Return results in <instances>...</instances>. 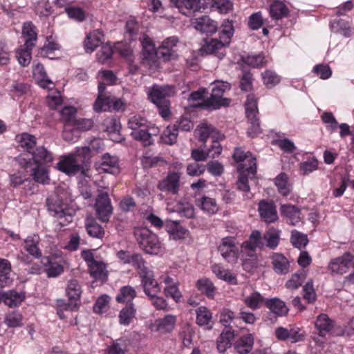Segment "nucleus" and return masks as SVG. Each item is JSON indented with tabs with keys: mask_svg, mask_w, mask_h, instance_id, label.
I'll list each match as a JSON object with an SVG mask.
<instances>
[{
	"mask_svg": "<svg viewBox=\"0 0 354 354\" xmlns=\"http://www.w3.org/2000/svg\"><path fill=\"white\" fill-rule=\"evenodd\" d=\"M17 142L19 146L24 151H27V154H30L37 145V139L33 135L28 133H23L16 136Z\"/></svg>",
	"mask_w": 354,
	"mask_h": 354,
	"instance_id": "cd10ccee",
	"label": "nucleus"
},
{
	"mask_svg": "<svg viewBox=\"0 0 354 354\" xmlns=\"http://www.w3.org/2000/svg\"><path fill=\"white\" fill-rule=\"evenodd\" d=\"M279 232L274 230H269L264 234L266 246L272 250L275 249L279 245Z\"/></svg>",
	"mask_w": 354,
	"mask_h": 354,
	"instance_id": "13d9d810",
	"label": "nucleus"
},
{
	"mask_svg": "<svg viewBox=\"0 0 354 354\" xmlns=\"http://www.w3.org/2000/svg\"><path fill=\"white\" fill-rule=\"evenodd\" d=\"M96 168L100 173L118 174L120 171L119 159L115 156L106 153L102 156L100 162L96 164Z\"/></svg>",
	"mask_w": 354,
	"mask_h": 354,
	"instance_id": "4468645a",
	"label": "nucleus"
},
{
	"mask_svg": "<svg viewBox=\"0 0 354 354\" xmlns=\"http://www.w3.org/2000/svg\"><path fill=\"white\" fill-rule=\"evenodd\" d=\"M39 236L37 234L28 236L24 241V248L32 257L39 258L41 255V250L38 248Z\"/></svg>",
	"mask_w": 354,
	"mask_h": 354,
	"instance_id": "c756f323",
	"label": "nucleus"
},
{
	"mask_svg": "<svg viewBox=\"0 0 354 354\" xmlns=\"http://www.w3.org/2000/svg\"><path fill=\"white\" fill-rule=\"evenodd\" d=\"M191 25L198 31L205 34H214L217 31L218 24L208 16L192 19Z\"/></svg>",
	"mask_w": 354,
	"mask_h": 354,
	"instance_id": "dca6fc26",
	"label": "nucleus"
},
{
	"mask_svg": "<svg viewBox=\"0 0 354 354\" xmlns=\"http://www.w3.org/2000/svg\"><path fill=\"white\" fill-rule=\"evenodd\" d=\"M140 40L142 46L144 58L146 59H153L156 57V51L152 40L145 34L140 37Z\"/></svg>",
	"mask_w": 354,
	"mask_h": 354,
	"instance_id": "c9c22d12",
	"label": "nucleus"
},
{
	"mask_svg": "<svg viewBox=\"0 0 354 354\" xmlns=\"http://www.w3.org/2000/svg\"><path fill=\"white\" fill-rule=\"evenodd\" d=\"M233 158L240 164L238 166L239 178L236 183L239 190L244 193L246 198H251L252 194L248 184V175L254 176L257 173L256 158L250 152L245 153L241 148H236Z\"/></svg>",
	"mask_w": 354,
	"mask_h": 354,
	"instance_id": "f257e3e1",
	"label": "nucleus"
},
{
	"mask_svg": "<svg viewBox=\"0 0 354 354\" xmlns=\"http://www.w3.org/2000/svg\"><path fill=\"white\" fill-rule=\"evenodd\" d=\"M112 97L110 96H97L93 104V109L96 112L111 111L112 107Z\"/></svg>",
	"mask_w": 354,
	"mask_h": 354,
	"instance_id": "de8ad7c7",
	"label": "nucleus"
},
{
	"mask_svg": "<svg viewBox=\"0 0 354 354\" xmlns=\"http://www.w3.org/2000/svg\"><path fill=\"white\" fill-rule=\"evenodd\" d=\"M304 298L310 304H313L317 299V295L313 287L312 280H310L303 288Z\"/></svg>",
	"mask_w": 354,
	"mask_h": 354,
	"instance_id": "774afa93",
	"label": "nucleus"
},
{
	"mask_svg": "<svg viewBox=\"0 0 354 354\" xmlns=\"http://www.w3.org/2000/svg\"><path fill=\"white\" fill-rule=\"evenodd\" d=\"M140 277L141 278L144 292L148 297L160 292V288L154 279V274L152 270L145 271L140 275Z\"/></svg>",
	"mask_w": 354,
	"mask_h": 354,
	"instance_id": "a211bd4d",
	"label": "nucleus"
},
{
	"mask_svg": "<svg viewBox=\"0 0 354 354\" xmlns=\"http://www.w3.org/2000/svg\"><path fill=\"white\" fill-rule=\"evenodd\" d=\"M130 263H131L136 269L138 270L139 275H141L145 271L150 270L145 266V261L140 254H133Z\"/></svg>",
	"mask_w": 354,
	"mask_h": 354,
	"instance_id": "e2e57ef3",
	"label": "nucleus"
},
{
	"mask_svg": "<svg viewBox=\"0 0 354 354\" xmlns=\"http://www.w3.org/2000/svg\"><path fill=\"white\" fill-rule=\"evenodd\" d=\"M354 257L350 252L332 259L328 266V270L334 275H342L346 273L352 266Z\"/></svg>",
	"mask_w": 354,
	"mask_h": 354,
	"instance_id": "9d476101",
	"label": "nucleus"
},
{
	"mask_svg": "<svg viewBox=\"0 0 354 354\" xmlns=\"http://www.w3.org/2000/svg\"><path fill=\"white\" fill-rule=\"evenodd\" d=\"M282 216L287 218V221L292 225H296L301 221V212L296 206L285 204L281 206Z\"/></svg>",
	"mask_w": 354,
	"mask_h": 354,
	"instance_id": "b1692460",
	"label": "nucleus"
},
{
	"mask_svg": "<svg viewBox=\"0 0 354 354\" xmlns=\"http://www.w3.org/2000/svg\"><path fill=\"white\" fill-rule=\"evenodd\" d=\"M71 200L69 194L66 189L62 187H57L56 190L46 198L48 210L50 212L52 216L57 218H62L66 216L71 218V214L66 212L68 202Z\"/></svg>",
	"mask_w": 354,
	"mask_h": 354,
	"instance_id": "20e7f679",
	"label": "nucleus"
},
{
	"mask_svg": "<svg viewBox=\"0 0 354 354\" xmlns=\"http://www.w3.org/2000/svg\"><path fill=\"white\" fill-rule=\"evenodd\" d=\"M104 34L100 30H95L87 35L84 40V47L86 52H93L103 41Z\"/></svg>",
	"mask_w": 354,
	"mask_h": 354,
	"instance_id": "a878e982",
	"label": "nucleus"
},
{
	"mask_svg": "<svg viewBox=\"0 0 354 354\" xmlns=\"http://www.w3.org/2000/svg\"><path fill=\"white\" fill-rule=\"evenodd\" d=\"M128 127L131 130V136L141 142L145 147L153 143L152 136H156L159 132L157 127L149 124L140 115L131 117L128 122Z\"/></svg>",
	"mask_w": 354,
	"mask_h": 354,
	"instance_id": "f03ea898",
	"label": "nucleus"
},
{
	"mask_svg": "<svg viewBox=\"0 0 354 354\" xmlns=\"http://www.w3.org/2000/svg\"><path fill=\"white\" fill-rule=\"evenodd\" d=\"M290 242L295 248H304L308 243L307 235L296 230L291 232Z\"/></svg>",
	"mask_w": 354,
	"mask_h": 354,
	"instance_id": "603ef678",
	"label": "nucleus"
},
{
	"mask_svg": "<svg viewBox=\"0 0 354 354\" xmlns=\"http://www.w3.org/2000/svg\"><path fill=\"white\" fill-rule=\"evenodd\" d=\"M197 204L204 212L209 214H215L218 210L215 199L208 196H203L201 199H198Z\"/></svg>",
	"mask_w": 354,
	"mask_h": 354,
	"instance_id": "a18cd8bd",
	"label": "nucleus"
},
{
	"mask_svg": "<svg viewBox=\"0 0 354 354\" xmlns=\"http://www.w3.org/2000/svg\"><path fill=\"white\" fill-rule=\"evenodd\" d=\"M136 311L133 303L123 308L119 314L120 324L124 326L129 325L135 317Z\"/></svg>",
	"mask_w": 354,
	"mask_h": 354,
	"instance_id": "49530a36",
	"label": "nucleus"
},
{
	"mask_svg": "<svg viewBox=\"0 0 354 354\" xmlns=\"http://www.w3.org/2000/svg\"><path fill=\"white\" fill-rule=\"evenodd\" d=\"M86 230L88 234L94 238L102 239L104 235V230L102 226L95 221L86 225Z\"/></svg>",
	"mask_w": 354,
	"mask_h": 354,
	"instance_id": "0e129e2a",
	"label": "nucleus"
},
{
	"mask_svg": "<svg viewBox=\"0 0 354 354\" xmlns=\"http://www.w3.org/2000/svg\"><path fill=\"white\" fill-rule=\"evenodd\" d=\"M24 299V294L17 292L15 290H9L4 292L3 301L9 307H15L20 304Z\"/></svg>",
	"mask_w": 354,
	"mask_h": 354,
	"instance_id": "79ce46f5",
	"label": "nucleus"
},
{
	"mask_svg": "<svg viewBox=\"0 0 354 354\" xmlns=\"http://www.w3.org/2000/svg\"><path fill=\"white\" fill-rule=\"evenodd\" d=\"M230 88L227 82H217L212 88L211 96L201 104V107L217 109L221 106H228L230 100L223 98V95L224 92Z\"/></svg>",
	"mask_w": 354,
	"mask_h": 354,
	"instance_id": "0eeeda50",
	"label": "nucleus"
},
{
	"mask_svg": "<svg viewBox=\"0 0 354 354\" xmlns=\"http://www.w3.org/2000/svg\"><path fill=\"white\" fill-rule=\"evenodd\" d=\"M260 216L267 223H272L277 220L278 216L274 204L261 201L259 203Z\"/></svg>",
	"mask_w": 354,
	"mask_h": 354,
	"instance_id": "412c9836",
	"label": "nucleus"
},
{
	"mask_svg": "<svg viewBox=\"0 0 354 354\" xmlns=\"http://www.w3.org/2000/svg\"><path fill=\"white\" fill-rule=\"evenodd\" d=\"M212 270L218 279L227 281L232 284L236 283V277L232 274L230 270L224 269L220 265H213L212 266Z\"/></svg>",
	"mask_w": 354,
	"mask_h": 354,
	"instance_id": "c03bdc74",
	"label": "nucleus"
},
{
	"mask_svg": "<svg viewBox=\"0 0 354 354\" xmlns=\"http://www.w3.org/2000/svg\"><path fill=\"white\" fill-rule=\"evenodd\" d=\"M178 43V39L175 36L165 39L158 48V54L165 61L176 59Z\"/></svg>",
	"mask_w": 354,
	"mask_h": 354,
	"instance_id": "2eb2a0df",
	"label": "nucleus"
},
{
	"mask_svg": "<svg viewBox=\"0 0 354 354\" xmlns=\"http://www.w3.org/2000/svg\"><path fill=\"white\" fill-rule=\"evenodd\" d=\"M95 209L97 218L102 222L109 221L113 214V207L107 192H102L97 195Z\"/></svg>",
	"mask_w": 354,
	"mask_h": 354,
	"instance_id": "f8f14e48",
	"label": "nucleus"
},
{
	"mask_svg": "<svg viewBox=\"0 0 354 354\" xmlns=\"http://www.w3.org/2000/svg\"><path fill=\"white\" fill-rule=\"evenodd\" d=\"M165 226L167 231L174 240H180L185 238L187 231L180 225L178 221H167Z\"/></svg>",
	"mask_w": 354,
	"mask_h": 354,
	"instance_id": "2f4dec72",
	"label": "nucleus"
},
{
	"mask_svg": "<svg viewBox=\"0 0 354 354\" xmlns=\"http://www.w3.org/2000/svg\"><path fill=\"white\" fill-rule=\"evenodd\" d=\"M134 236L140 247L147 253L157 254L161 249V243L158 236L148 228H137Z\"/></svg>",
	"mask_w": 354,
	"mask_h": 354,
	"instance_id": "423d86ee",
	"label": "nucleus"
},
{
	"mask_svg": "<svg viewBox=\"0 0 354 354\" xmlns=\"http://www.w3.org/2000/svg\"><path fill=\"white\" fill-rule=\"evenodd\" d=\"M265 245L264 234L261 236L260 232L255 230L252 232L249 239L241 244V252L248 251L249 256H253L256 248H263Z\"/></svg>",
	"mask_w": 354,
	"mask_h": 354,
	"instance_id": "f3484780",
	"label": "nucleus"
},
{
	"mask_svg": "<svg viewBox=\"0 0 354 354\" xmlns=\"http://www.w3.org/2000/svg\"><path fill=\"white\" fill-rule=\"evenodd\" d=\"M32 48H27L24 49H19L16 52V57L19 63L22 66H26L30 64L31 59V50Z\"/></svg>",
	"mask_w": 354,
	"mask_h": 354,
	"instance_id": "338daca9",
	"label": "nucleus"
},
{
	"mask_svg": "<svg viewBox=\"0 0 354 354\" xmlns=\"http://www.w3.org/2000/svg\"><path fill=\"white\" fill-rule=\"evenodd\" d=\"M12 267L8 260L0 258V286L4 287L10 285L12 279L11 278Z\"/></svg>",
	"mask_w": 354,
	"mask_h": 354,
	"instance_id": "7c9ffc66",
	"label": "nucleus"
},
{
	"mask_svg": "<svg viewBox=\"0 0 354 354\" xmlns=\"http://www.w3.org/2000/svg\"><path fill=\"white\" fill-rule=\"evenodd\" d=\"M265 301L263 297L258 292H253L243 299L244 304L252 310L259 309Z\"/></svg>",
	"mask_w": 354,
	"mask_h": 354,
	"instance_id": "09e8293b",
	"label": "nucleus"
},
{
	"mask_svg": "<svg viewBox=\"0 0 354 354\" xmlns=\"http://www.w3.org/2000/svg\"><path fill=\"white\" fill-rule=\"evenodd\" d=\"M31 168V176L34 180L41 184H48L50 180L48 170L43 165H34Z\"/></svg>",
	"mask_w": 354,
	"mask_h": 354,
	"instance_id": "72a5a7b5",
	"label": "nucleus"
},
{
	"mask_svg": "<svg viewBox=\"0 0 354 354\" xmlns=\"http://www.w3.org/2000/svg\"><path fill=\"white\" fill-rule=\"evenodd\" d=\"M73 154L75 156L76 159L79 158V162L84 167L91 157V149L86 146L78 147Z\"/></svg>",
	"mask_w": 354,
	"mask_h": 354,
	"instance_id": "4d7b16f0",
	"label": "nucleus"
},
{
	"mask_svg": "<svg viewBox=\"0 0 354 354\" xmlns=\"http://www.w3.org/2000/svg\"><path fill=\"white\" fill-rule=\"evenodd\" d=\"M241 60L252 67L262 66L265 64L264 57L262 55L242 56Z\"/></svg>",
	"mask_w": 354,
	"mask_h": 354,
	"instance_id": "69168bd1",
	"label": "nucleus"
},
{
	"mask_svg": "<svg viewBox=\"0 0 354 354\" xmlns=\"http://www.w3.org/2000/svg\"><path fill=\"white\" fill-rule=\"evenodd\" d=\"M234 333L226 330L221 333L217 339V349L220 353H224L232 345L231 341L234 338Z\"/></svg>",
	"mask_w": 354,
	"mask_h": 354,
	"instance_id": "ea45409f",
	"label": "nucleus"
},
{
	"mask_svg": "<svg viewBox=\"0 0 354 354\" xmlns=\"http://www.w3.org/2000/svg\"><path fill=\"white\" fill-rule=\"evenodd\" d=\"M196 287L199 291L206 295L209 298L214 297L215 287L209 279L204 278L198 280Z\"/></svg>",
	"mask_w": 354,
	"mask_h": 354,
	"instance_id": "8fccbe9b",
	"label": "nucleus"
},
{
	"mask_svg": "<svg viewBox=\"0 0 354 354\" xmlns=\"http://www.w3.org/2000/svg\"><path fill=\"white\" fill-rule=\"evenodd\" d=\"M265 305L272 313L280 317L287 315L289 310L285 302L279 298L267 299Z\"/></svg>",
	"mask_w": 354,
	"mask_h": 354,
	"instance_id": "bb28decb",
	"label": "nucleus"
},
{
	"mask_svg": "<svg viewBox=\"0 0 354 354\" xmlns=\"http://www.w3.org/2000/svg\"><path fill=\"white\" fill-rule=\"evenodd\" d=\"M174 6L183 15L188 16L192 12L200 11V0H171Z\"/></svg>",
	"mask_w": 354,
	"mask_h": 354,
	"instance_id": "4be33fe9",
	"label": "nucleus"
},
{
	"mask_svg": "<svg viewBox=\"0 0 354 354\" xmlns=\"http://www.w3.org/2000/svg\"><path fill=\"white\" fill-rule=\"evenodd\" d=\"M315 326L319 335L324 337L333 328V321L326 314L319 315L315 322Z\"/></svg>",
	"mask_w": 354,
	"mask_h": 354,
	"instance_id": "4c0bfd02",
	"label": "nucleus"
},
{
	"mask_svg": "<svg viewBox=\"0 0 354 354\" xmlns=\"http://www.w3.org/2000/svg\"><path fill=\"white\" fill-rule=\"evenodd\" d=\"M66 292L72 303L76 302L80 299L82 294V287L80 283L75 279L70 280L66 286Z\"/></svg>",
	"mask_w": 354,
	"mask_h": 354,
	"instance_id": "e433bc0d",
	"label": "nucleus"
},
{
	"mask_svg": "<svg viewBox=\"0 0 354 354\" xmlns=\"http://www.w3.org/2000/svg\"><path fill=\"white\" fill-rule=\"evenodd\" d=\"M77 110L73 106H65L61 111L62 119L64 120V124H70L73 125L76 119Z\"/></svg>",
	"mask_w": 354,
	"mask_h": 354,
	"instance_id": "052dcab7",
	"label": "nucleus"
},
{
	"mask_svg": "<svg viewBox=\"0 0 354 354\" xmlns=\"http://www.w3.org/2000/svg\"><path fill=\"white\" fill-rule=\"evenodd\" d=\"M254 343V336L252 334H246L235 342L234 348L237 354H248L252 351Z\"/></svg>",
	"mask_w": 354,
	"mask_h": 354,
	"instance_id": "393cba45",
	"label": "nucleus"
},
{
	"mask_svg": "<svg viewBox=\"0 0 354 354\" xmlns=\"http://www.w3.org/2000/svg\"><path fill=\"white\" fill-rule=\"evenodd\" d=\"M228 44H225L223 39L218 40L217 39H206L205 44L202 47V50L207 54L215 53L217 50L223 47L227 46Z\"/></svg>",
	"mask_w": 354,
	"mask_h": 354,
	"instance_id": "37998d69",
	"label": "nucleus"
},
{
	"mask_svg": "<svg viewBox=\"0 0 354 354\" xmlns=\"http://www.w3.org/2000/svg\"><path fill=\"white\" fill-rule=\"evenodd\" d=\"M178 132L176 124L168 126L161 136L162 142L169 145L174 144L177 140Z\"/></svg>",
	"mask_w": 354,
	"mask_h": 354,
	"instance_id": "864d4df0",
	"label": "nucleus"
},
{
	"mask_svg": "<svg viewBox=\"0 0 354 354\" xmlns=\"http://www.w3.org/2000/svg\"><path fill=\"white\" fill-rule=\"evenodd\" d=\"M288 178L286 174L281 173L275 178V185L279 192L283 196H287L290 192V187L288 183Z\"/></svg>",
	"mask_w": 354,
	"mask_h": 354,
	"instance_id": "5fc2aeb1",
	"label": "nucleus"
},
{
	"mask_svg": "<svg viewBox=\"0 0 354 354\" xmlns=\"http://www.w3.org/2000/svg\"><path fill=\"white\" fill-rule=\"evenodd\" d=\"M270 15L274 19H280L286 16L287 8L285 4L279 1H274L270 6Z\"/></svg>",
	"mask_w": 354,
	"mask_h": 354,
	"instance_id": "3c124183",
	"label": "nucleus"
},
{
	"mask_svg": "<svg viewBox=\"0 0 354 354\" xmlns=\"http://www.w3.org/2000/svg\"><path fill=\"white\" fill-rule=\"evenodd\" d=\"M223 30L220 35V39L225 41V44H230L231 37L234 34V28L232 21H225L222 24Z\"/></svg>",
	"mask_w": 354,
	"mask_h": 354,
	"instance_id": "680f3d73",
	"label": "nucleus"
},
{
	"mask_svg": "<svg viewBox=\"0 0 354 354\" xmlns=\"http://www.w3.org/2000/svg\"><path fill=\"white\" fill-rule=\"evenodd\" d=\"M306 277V274L304 270L292 274V277L286 282V286L288 289H297L305 280Z\"/></svg>",
	"mask_w": 354,
	"mask_h": 354,
	"instance_id": "6e6d98bb",
	"label": "nucleus"
},
{
	"mask_svg": "<svg viewBox=\"0 0 354 354\" xmlns=\"http://www.w3.org/2000/svg\"><path fill=\"white\" fill-rule=\"evenodd\" d=\"M128 351L127 342L122 338L112 341L106 348L107 354H127Z\"/></svg>",
	"mask_w": 354,
	"mask_h": 354,
	"instance_id": "58836bf2",
	"label": "nucleus"
},
{
	"mask_svg": "<svg viewBox=\"0 0 354 354\" xmlns=\"http://www.w3.org/2000/svg\"><path fill=\"white\" fill-rule=\"evenodd\" d=\"M174 94V88L169 85H153L148 91L149 100L156 105L160 114L163 118H167L171 113L169 110L170 102L167 100V97Z\"/></svg>",
	"mask_w": 354,
	"mask_h": 354,
	"instance_id": "7ed1b4c3",
	"label": "nucleus"
},
{
	"mask_svg": "<svg viewBox=\"0 0 354 354\" xmlns=\"http://www.w3.org/2000/svg\"><path fill=\"white\" fill-rule=\"evenodd\" d=\"M29 155L21 154L16 160L21 167L25 169L34 165H43L50 163L53 160L51 152L48 151L44 146L35 147Z\"/></svg>",
	"mask_w": 354,
	"mask_h": 354,
	"instance_id": "39448f33",
	"label": "nucleus"
},
{
	"mask_svg": "<svg viewBox=\"0 0 354 354\" xmlns=\"http://www.w3.org/2000/svg\"><path fill=\"white\" fill-rule=\"evenodd\" d=\"M271 259L274 270L278 274H285L288 272L289 263L283 254L274 253Z\"/></svg>",
	"mask_w": 354,
	"mask_h": 354,
	"instance_id": "f704fd0d",
	"label": "nucleus"
},
{
	"mask_svg": "<svg viewBox=\"0 0 354 354\" xmlns=\"http://www.w3.org/2000/svg\"><path fill=\"white\" fill-rule=\"evenodd\" d=\"M180 173L170 171L164 179L159 181L157 187L162 192L177 194L180 189Z\"/></svg>",
	"mask_w": 354,
	"mask_h": 354,
	"instance_id": "ddd939ff",
	"label": "nucleus"
},
{
	"mask_svg": "<svg viewBox=\"0 0 354 354\" xmlns=\"http://www.w3.org/2000/svg\"><path fill=\"white\" fill-rule=\"evenodd\" d=\"M196 323L201 326H205L207 329L212 328V314L209 309L205 306H200L196 310Z\"/></svg>",
	"mask_w": 354,
	"mask_h": 354,
	"instance_id": "c85d7f7f",
	"label": "nucleus"
},
{
	"mask_svg": "<svg viewBox=\"0 0 354 354\" xmlns=\"http://www.w3.org/2000/svg\"><path fill=\"white\" fill-rule=\"evenodd\" d=\"M102 126L104 127V130L106 131L110 138L114 142H119L120 140V122L114 118H106L103 122Z\"/></svg>",
	"mask_w": 354,
	"mask_h": 354,
	"instance_id": "5701e85b",
	"label": "nucleus"
},
{
	"mask_svg": "<svg viewBox=\"0 0 354 354\" xmlns=\"http://www.w3.org/2000/svg\"><path fill=\"white\" fill-rule=\"evenodd\" d=\"M22 35L26 37L25 46L32 48L35 45V41H37V35L36 28L32 22L28 21L24 24Z\"/></svg>",
	"mask_w": 354,
	"mask_h": 354,
	"instance_id": "473e14b6",
	"label": "nucleus"
},
{
	"mask_svg": "<svg viewBox=\"0 0 354 354\" xmlns=\"http://www.w3.org/2000/svg\"><path fill=\"white\" fill-rule=\"evenodd\" d=\"M176 317L173 315H167L164 318L156 319L149 326L151 330L160 333H171L176 325Z\"/></svg>",
	"mask_w": 354,
	"mask_h": 354,
	"instance_id": "aec40b11",
	"label": "nucleus"
},
{
	"mask_svg": "<svg viewBox=\"0 0 354 354\" xmlns=\"http://www.w3.org/2000/svg\"><path fill=\"white\" fill-rule=\"evenodd\" d=\"M218 250L223 258L229 263H235L239 258V250L234 237L227 236L223 238L218 248Z\"/></svg>",
	"mask_w": 354,
	"mask_h": 354,
	"instance_id": "9b49d317",
	"label": "nucleus"
},
{
	"mask_svg": "<svg viewBox=\"0 0 354 354\" xmlns=\"http://www.w3.org/2000/svg\"><path fill=\"white\" fill-rule=\"evenodd\" d=\"M136 297L135 289L130 286H125L120 288L118 295L116 296V301L119 303H132L133 299Z\"/></svg>",
	"mask_w": 354,
	"mask_h": 354,
	"instance_id": "a19ab883",
	"label": "nucleus"
},
{
	"mask_svg": "<svg viewBox=\"0 0 354 354\" xmlns=\"http://www.w3.org/2000/svg\"><path fill=\"white\" fill-rule=\"evenodd\" d=\"M245 113L250 127L248 129V134L250 137L257 136L261 133L259 120L257 99L253 95H248L245 102Z\"/></svg>",
	"mask_w": 354,
	"mask_h": 354,
	"instance_id": "6e6552de",
	"label": "nucleus"
},
{
	"mask_svg": "<svg viewBox=\"0 0 354 354\" xmlns=\"http://www.w3.org/2000/svg\"><path fill=\"white\" fill-rule=\"evenodd\" d=\"M85 259L88 261L90 274L96 281H105L107 279L105 265L102 262L95 261L92 254H88Z\"/></svg>",
	"mask_w": 354,
	"mask_h": 354,
	"instance_id": "6ab92c4d",
	"label": "nucleus"
},
{
	"mask_svg": "<svg viewBox=\"0 0 354 354\" xmlns=\"http://www.w3.org/2000/svg\"><path fill=\"white\" fill-rule=\"evenodd\" d=\"M79 160V158L76 159L75 156L70 153L62 157L57 164V168L68 176L75 175L78 173L86 176L87 169L80 165Z\"/></svg>",
	"mask_w": 354,
	"mask_h": 354,
	"instance_id": "1a4fd4ad",
	"label": "nucleus"
},
{
	"mask_svg": "<svg viewBox=\"0 0 354 354\" xmlns=\"http://www.w3.org/2000/svg\"><path fill=\"white\" fill-rule=\"evenodd\" d=\"M217 133L211 124H203L198 129L199 140L202 142H205L209 137L215 138Z\"/></svg>",
	"mask_w": 354,
	"mask_h": 354,
	"instance_id": "bf43d9fd",
	"label": "nucleus"
}]
</instances>
